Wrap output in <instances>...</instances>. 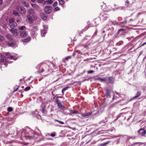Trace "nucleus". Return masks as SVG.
Wrapping results in <instances>:
<instances>
[{"instance_id":"1","label":"nucleus","mask_w":146,"mask_h":146,"mask_svg":"<svg viewBox=\"0 0 146 146\" xmlns=\"http://www.w3.org/2000/svg\"><path fill=\"white\" fill-rule=\"evenodd\" d=\"M28 15L27 17L29 23H32L33 21H35L37 19L35 13L32 9H30L28 11Z\"/></svg>"},{"instance_id":"2","label":"nucleus","mask_w":146,"mask_h":146,"mask_svg":"<svg viewBox=\"0 0 146 146\" xmlns=\"http://www.w3.org/2000/svg\"><path fill=\"white\" fill-rule=\"evenodd\" d=\"M49 66L46 63L40 64L38 65L37 68L38 70V71L40 72H42L45 69L48 68Z\"/></svg>"},{"instance_id":"3","label":"nucleus","mask_w":146,"mask_h":146,"mask_svg":"<svg viewBox=\"0 0 146 146\" xmlns=\"http://www.w3.org/2000/svg\"><path fill=\"white\" fill-rule=\"evenodd\" d=\"M138 133L142 136H145L146 134V129L145 130V128H141L137 131Z\"/></svg>"},{"instance_id":"4","label":"nucleus","mask_w":146,"mask_h":146,"mask_svg":"<svg viewBox=\"0 0 146 146\" xmlns=\"http://www.w3.org/2000/svg\"><path fill=\"white\" fill-rule=\"evenodd\" d=\"M16 9L18 11L22 14H24L26 12L25 9L23 7H21V6H17L16 7Z\"/></svg>"},{"instance_id":"5","label":"nucleus","mask_w":146,"mask_h":146,"mask_svg":"<svg viewBox=\"0 0 146 146\" xmlns=\"http://www.w3.org/2000/svg\"><path fill=\"white\" fill-rule=\"evenodd\" d=\"M44 11L46 13L49 14L52 12L51 7L49 6H46L44 9Z\"/></svg>"},{"instance_id":"6","label":"nucleus","mask_w":146,"mask_h":146,"mask_svg":"<svg viewBox=\"0 0 146 146\" xmlns=\"http://www.w3.org/2000/svg\"><path fill=\"white\" fill-rule=\"evenodd\" d=\"M106 32L108 33V35H111L113 34L114 32V29L112 27L110 28L106 31Z\"/></svg>"},{"instance_id":"7","label":"nucleus","mask_w":146,"mask_h":146,"mask_svg":"<svg viewBox=\"0 0 146 146\" xmlns=\"http://www.w3.org/2000/svg\"><path fill=\"white\" fill-rule=\"evenodd\" d=\"M10 31L13 34V35L16 36L19 34V33L17 31V30L16 29H11L10 30Z\"/></svg>"},{"instance_id":"8","label":"nucleus","mask_w":146,"mask_h":146,"mask_svg":"<svg viewBox=\"0 0 146 146\" xmlns=\"http://www.w3.org/2000/svg\"><path fill=\"white\" fill-rule=\"evenodd\" d=\"M21 36L22 37H25L27 35V33L25 31H20Z\"/></svg>"},{"instance_id":"9","label":"nucleus","mask_w":146,"mask_h":146,"mask_svg":"<svg viewBox=\"0 0 146 146\" xmlns=\"http://www.w3.org/2000/svg\"><path fill=\"white\" fill-rule=\"evenodd\" d=\"M7 62L8 63H10V62H9L8 60V58L7 59L6 57H3L1 58V59L0 62Z\"/></svg>"},{"instance_id":"10","label":"nucleus","mask_w":146,"mask_h":146,"mask_svg":"<svg viewBox=\"0 0 146 146\" xmlns=\"http://www.w3.org/2000/svg\"><path fill=\"white\" fill-rule=\"evenodd\" d=\"M16 42H13L11 43H9L8 44V45L9 46L12 47H15L16 46Z\"/></svg>"},{"instance_id":"11","label":"nucleus","mask_w":146,"mask_h":146,"mask_svg":"<svg viewBox=\"0 0 146 146\" xmlns=\"http://www.w3.org/2000/svg\"><path fill=\"white\" fill-rule=\"evenodd\" d=\"M106 96L108 98H110L111 96L110 95V91L108 89L106 90Z\"/></svg>"},{"instance_id":"12","label":"nucleus","mask_w":146,"mask_h":146,"mask_svg":"<svg viewBox=\"0 0 146 146\" xmlns=\"http://www.w3.org/2000/svg\"><path fill=\"white\" fill-rule=\"evenodd\" d=\"M22 3L23 5H24V6L26 7H28L29 6V3L26 2L25 1H23L22 2Z\"/></svg>"},{"instance_id":"13","label":"nucleus","mask_w":146,"mask_h":146,"mask_svg":"<svg viewBox=\"0 0 146 146\" xmlns=\"http://www.w3.org/2000/svg\"><path fill=\"white\" fill-rule=\"evenodd\" d=\"M46 29H44V30L41 31V36L42 37L44 36L45 34L46 33Z\"/></svg>"},{"instance_id":"14","label":"nucleus","mask_w":146,"mask_h":146,"mask_svg":"<svg viewBox=\"0 0 146 146\" xmlns=\"http://www.w3.org/2000/svg\"><path fill=\"white\" fill-rule=\"evenodd\" d=\"M101 16L100 17L102 19H103L104 20H105L107 18H108V17L107 16V15L106 14H104L102 15H101Z\"/></svg>"},{"instance_id":"15","label":"nucleus","mask_w":146,"mask_h":146,"mask_svg":"<svg viewBox=\"0 0 146 146\" xmlns=\"http://www.w3.org/2000/svg\"><path fill=\"white\" fill-rule=\"evenodd\" d=\"M9 25L11 28H13L17 26V24L15 22L13 23H9Z\"/></svg>"},{"instance_id":"16","label":"nucleus","mask_w":146,"mask_h":146,"mask_svg":"<svg viewBox=\"0 0 146 146\" xmlns=\"http://www.w3.org/2000/svg\"><path fill=\"white\" fill-rule=\"evenodd\" d=\"M57 104H58V106L60 109H64V108L63 107V106L61 103L58 102H57Z\"/></svg>"},{"instance_id":"17","label":"nucleus","mask_w":146,"mask_h":146,"mask_svg":"<svg viewBox=\"0 0 146 146\" xmlns=\"http://www.w3.org/2000/svg\"><path fill=\"white\" fill-rule=\"evenodd\" d=\"M46 106H44L42 107V109L41 110V112L42 113L44 114H46V111L45 110V108Z\"/></svg>"},{"instance_id":"18","label":"nucleus","mask_w":146,"mask_h":146,"mask_svg":"<svg viewBox=\"0 0 146 146\" xmlns=\"http://www.w3.org/2000/svg\"><path fill=\"white\" fill-rule=\"evenodd\" d=\"M141 93L140 91H138L136 95L135 96L133 97V99H134L135 98L139 97L141 95Z\"/></svg>"},{"instance_id":"19","label":"nucleus","mask_w":146,"mask_h":146,"mask_svg":"<svg viewBox=\"0 0 146 146\" xmlns=\"http://www.w3.org/2000/svg\"><path fill=\"white\" fill-rule=\"evenodd\" d=\"M13 15L16 16H19L20 15L19 13L15 10L13 11Z\"/></svg>"},{"instance_id":"20","label":"nucleus","mask_w":146,"mask_h":146,"mask_svg":"<svg viewBox=\"0 0 146 146\" xmlns=\"http://www.w3.org/2000/svg\"><path fill=\"white\" fill-rule=\"evenodd\" d=\"M108 81L109 83H112L114 82V79L113 77H110L108 78Z\"/></svg>"},{"instance_id":"21","label":"nucleus","mask_w":146,"mask_h":146,"mask_svg":"<svg viewBox=\"0 0 146 146\" xmlns=\"http://www.w3.org/2000/svg\"><path fill=\"white\" fill-rule=\"evenodd\" d=\"M109 142V141H107L104 143L100 144H98L97 146H105L108 144Z\"/></svg>"},{"instance_id":"22","label":"nucleus","mask_w":146,"mask_h":146,"mask_svg":"<svg viewBox=\"0 0 146 146\" xmlns=\"http://www.w3.org/2000/svg\"><path fill=\"white\" fill-rule=\"evenodd\" d=\"M30 38L29 37H28L26 39H23L22 41L24 42H27L30 40Z\"/></svg>"},{"instance_id":"23","label":"nucleus","mask_w":146,"mask_h":146,"mask_svg":"<svg viewBox=\"0 0 146 146\" xmlns=\"http://www.w3.org/2000/svg\"><path fill=\"white\" fill-rule=\"evenodd\" d=\"M32 6L33 7L35 8V9H36L37 10H38L39 8V6L36 4H33L32 5Z\"/></svg>"},{"instance_id":"24","label":"nucleus","mask_w":146,"mask_h":146,"mask_svg":"<svg viewBox=\"0 0 146 146\" xmlns=\"http://www.w3.org/2000/svg\"><path fill=\"white\" fill-rule=\"evenodd\" d=\"M6 36L7 38L9 40H11L12 39V37L9 34H7L6 35Z\"/></svg>"},{"instance_id":"25","label":"nucleus","mask_w":146,"mask_h":146,"mask_svg":"<svg viewBox=\"0 0 146 146\" xmlns=\"http://www.w3.org/2000/svg\"><path fill=\"white\" fill-rule=\"evenodd\" d=\"M141 144V143L140 142H135L133 143L131 145V146H134L135 145H137L138 146H139Z\"/></svg>"},{"instance_id":"26","label":"nucleus","mask_w":146,"mask_h":146,"mask_svg":"<svg viewBox=\"0 0 146 146\" xmlns=\"http://www.w3.org/2000/svg\"><path fill=\"white\" fill-rule=\"evenodd\" d=\"M38 27L36 26H33V28L31 29V31H36L38 30Z\"/></svg>"},{"instance_id":"27","label":"nucleus","mask_w":146,"mask_h":146,"mask_svg":"<svg viewBox=\"0 0 146 146\" xmlns=\"http://www.w3.org/2000/svg\"><path fill=\"white\" fill-rule=\"evenodd\" d=\"M41 17L42 19L45 20L47 19V17L45 15L43 14L41 15Z\"/></svg>"},{"instance_id":"28","label":"nucleus","mask_w":146,"mask_h":146,"mask_svg":"<svg viewBox=\"0 0 146 146\" xmlns=\"http://www.w3.org/2000/svg\"><path fill=\"white\" fill-rule=\"evenodd\" d=\"M25 137L29 139H33L34 137V135H33L32 136H25Z\"/></svg>"},{"instance_id":"29","label":"nucleus","mask_w":146,"mask_h":146,"mask_svg":"<svg viewBox=\"0 0 146 146\" xmlns=\"http://www.w3.org/2000/svg\"><path fill=\"white\" fill-rule=\"evenodd\" d=\"M31 35L33 36H36V31H31Z\"/></svg>"},{"instance_id":"30","label":"nucleus","mask_w":146,"mask_h":146,"mask_svg":"<svg viewBox=\"0 0 146 146\" xmlns=\"http://www.w3.org/2000/svg\"><path fill=\"white\" fill-rule=\"evenodd\" d=\"M53 1L52 0H48L46 1L45 3H47L48 4H50L52 3Z\"/></svg>"},{"instance_id":"31","label":"nucleus","mask_w":146,"mask_h":146,"mask_svg":"<svg viewBox=\"0 0 146 146\" xmlns=\"http://www.w3.org/2000/svg\"><path fill=\"white\" fill-rule=\"evenodd\" d=\"M5 40V38L1 35H0V41L2 42Z\"/></svg>"},{"instance_id":"32","label":"nucleus","mask_w":146,"mask_h":146,"mask_svg":"<svg viewBox=\"0 0 146 146\" xmlns=\"http://www.w3.org/2000/svg\"><path fill=\"white\" fill-rule=\"evenodd\" d=\"M123 43V41H119V42H117L116 43V45L117 46H120V45H121V44H122Z\"/></svg>"},{"instance_id":"33","label":"nucleus","mask_w":146,"mask_h":146,"mask_svg":"<svg viewBox=\"0 0 146 146\" xmlns=\"http://www.w3.org/2000/svg\"><path fill=\"white\" fill-rule=\"evenodd\" d=\"M9 23H15V22H14V19L13 18H12L10 19L9 20Z\"/></svg>"},{"instance_id":"34","label":"nucleus","mask_w":146,"mask_h":146,"mask_svg":"<svg viewBox=\"0 0 146 146\" xmlns=\"http://www.w3.org/2000/svg\"><path fill=\"white\" fill-rule=\"evenodd\" d=\"M92 112H90L88 113H86L84 115V116H88L90 115H91Z\"/></svg>"},{"instance_id":"35","label":"nucleus","mask_w":146,"mask_h":146,"mask_svg":"<svg viewBox=\"0 0 146 146\" xmlns=\"http://www.w3.org/2000/svg\"><path fill=\"white\" fill-rule=\"evenodd\" d=\"M55 121H57V122H59V123H60V124H64V123L63 122V121H59L58 120H57V119H55Z\"/></svg>"},{"instance_id":"36","label":"nucleus","mask_w":146,"mask_h":146,"mask_svg":"<svg viewBox=\"0 0 146 146\" xmlns=\"http://www.w3.org/2000/svg\"><path fill=\"white\" fill-rule=\"evenodd\" d=\"M25 26H21L19 27V30H23L25 29Z\"/></svg>"},{"instance_id":"37","label":"nucleus","mask_w":146,"mask_h":146,"mask_svg":"<svg viewBox=\"0 0 146 146\" xmlns=\"http://www.w3.org/2000/svg\"><path fill=\"white\" fill-rule=\"evenodd\" d=\"M31 89V87L30 86H27L25 88V91H27L30 90Z\"/></svg>"},{"instance_id":"38","label":"nucleus","mask_w":146,"mask_h":146,"mask_svg":"<svg viewBox=\"0 0 146 146\" xmlns=\"http://www.w3.org/2000/svg\"><path fill=\"white\" fill-rule=\"evenodd\" d=\"M72 113L73 114L78 113L79 111H76L74 110L72 111Z\"/></svg>"},{"instance_id":"39","label":"nucleus","mask_w":146,"mask_h":146,"mask_svg":"<svg viewBox=\"0 0 146 146\" xmlns=\"http://www.w3.org/2000/svg\"><path fill=\"white\" fill-rule=\"evenodd\" d=\"M7 110L11 112L12 111L13 109L11 107H9L8 108Z\"/></svg>"},{"instance_id":"40","label":"nucleus","mask_w":146,"mask_h":146,"mask_svg":"<svg viewBox=\"0 0 146 146\" xmlns=\"http://www.w3.org/2000/svg\"><path fill=\"white\" fill-rule=\"evenodd\" d=\"M59 2L60 4L61 5H63L64 3V1L63 0H61Z\"/></svg>"},{"instance_id":"41","label":"nucleus","mask_w":146,"mask_h":146,"mask_svg":"<svg viewBox=\"0 0 146 146\" xmlns=\"http://www.w3.org/2000/svg\"><path fill=\"white\" fill-rule=\"evenodd\" d=\"M59 10V7H55L54 9V11H57Z\"/></svg>"},{"instance_id":"42","label":"nucleus","mask_w":146,"mask_h":146,"mask_svg":"<svg viewBox=\"0 0 146 146\" xmlns=\"http://www.w3.org/2000/svg\"><path fill=\"white\" fill-rule=\"evenodd\" d=\"M37 2L39 3H42L43 2L44 0H37Z\"/></svg>"},{"instance_id":"43","label":"nucleus","mask_w":146,"mask_h":146,"mask_svg":"<svg viewBox=\"0 0 146 146\" xmlns=\"http://www.w3.org/2000/svg\"><path fill=\"white\" fill-rule=\"evenodd\" d=\"M98 79L100 80V81H101L102 82L105 81H106V80L104 79L98 78Z\"/></svg>"},{"instance_id":"44","label":"nucleus","mask_w":146,"mask_h":146,"mask_svg":"<svg viewBox=\"0 0 146 146\" xmlns=\"http://www.w3.org/2000/svg\"><path fill=\"white\" fill-rule=\"evenodd\" d=\"M94 72V71L93 70H90L88 72L89 74L92 73Z\"/></svg>"},{"instance_id":"45","label":"nucleus","mask_w":146,"mask_h":146,"mask_svg":"<svg viewBox=\"0 0 146 146\" xmlns=\"http://www.w3.org/2000/svg\"><path fill=\"white\" fill-rule=\"evenodd\" d=\"M8 59V58L11 59H14V57L13 56H10V57H8L7 58Z\"/></svg>"},{"instance_id":"46","label":"nucleus","mask_w":146,"mask_h":146,"mask_svg":"<svg viewBox=\"0 0 146 146\" xmlns=\"http://www.w3.org/2000/svg\"><path fill=\"white\" fill-rule=\"evenodd\" d=\"M71 58V56H68L66 58V59L67 60H68L69 59Z\"/></svg>"},{"instance_id":"47","label":"nucleus","mask_w":146,"mask_h":146,"mask_svg":"<svg viewBox=\"0 0 146 146\" xmlns=\"http://www.w3.org/2000/svg\"><path fill=\"white\" fill-rule=\"evenodd\" d=\"M57 4V2H54L53 4V6L54 7L56 6Z\"/></svg>"},{"instance_id":"48","label":"nucleus","mask_w":146,"mask_h":146,"mask_svg":"<svg viewBox=\"0 0 146 146\" xmlns=\"http://www.w3.org/2000/svg\"><path fill=\"white\" fill-rule=\"evenodd\" d=\"M124 8V7H118V9H119V10H123V9Z\"/></svg>"},{"instance_id":"49","label":"nucleus","mask_w":146,"mask_h":146,"mask_svg":"<svg viewBox=\"0 0 146 146\" xmlns=\"http://www.w3.org/2000/svg\"><path fill=\"white\" fill-rule=\"evenodd\" d=\"M21 20V18L20 17H19L18 18V19H17V22H19L20 21V20Z\"/></svg>"},{"instance_id":"50","label":"nucleus","mask_w":146,"mask_h":146,"mask_svg":"<svg viewBox=\"0 0 146 146\" xmlns=\"http://www.w3.org/2000/svg\"><path fill=\"white\" fill-rule=\"evenodd\" d=\"M50 135L52 137H54L55 136V134L54 133H52L50 134Z\"/></svg>"},{"instance_id":"51","label":"nucleus","mask_w":146,"mask_h":146,"mask_svg":"<svg viewBox=\"0 0 146 146\" xmlns=\"http://www.w3.org/2000/svg\"><path fill=\"white\" fill-rule=\"evenodd\" d=\"M68 88H69V87H66L64 88L63 89V90L65 91L66 90H67Z\"/></svg>"},{"instance_id":"52","label":"nucleus","mask_w":146,"mask_h":146,"mask_svg":"<svg viewBox=\"0 0 146 146\" xmlns=\"http://www.w3.org/2000/svg\"><path fill=\"white\" fill-rule=\"evenodd\" d=\"M127 1L126 2L125 5L128 6L129 4V2L127 1Z\"/></svg>"},{"instance_id":"53","label":"nucleus","mask_w":146,"mask_h":146,"mask_svg":"<svg viewBox=\"0 0 146 146\" xmlns=\"http://www.w3.org/2000/svg\"><path fill=\"white\" fill-rule=\"evenodd\" d=\"M119 31H124V30L123 29H119Z\"/></svg>"},{"instance_id":"54","label":"nucleus","mask_w":146,"mask_h":146,"mask_svg":"<svg viewBox=\"0 0 146 146\" xmlns=\"http://www.w3.org/2000/svg\"><path fill=\"white\" fill-rule=\"evenodd\" d=\"M2 3V0H0V5H1Z\"/></svg>"},{"instance_id":"55","label":"nucleus","mask_w":146,"mask_h":146,"mask_svg":"<svg viewBox=\"0 0 146 146\" xmlns=\"http://www.w3.org/2000/svg\"><path fill=\"white\" fill-rule=\"evenodd\" d=\"M145 44V42H144V43H143L142 44V45H141V46H143L144 45H145V44Z\"/></svg>"},{"instance_id":"56","label":"nucleus","mask_w":146,"mask_h":146,"mask_svg":"<svg viewBox=\"0 0 146 146\" xmlns=\"http://www.w3.org/2000/svg\"><path fill=\"white\" fill-rule=\"evenodd\" d=\"M48 27L47 26H44V29H47Z\"/></svg>"},{"instance_id":"57","label":"nucleus","mask_w":146,"mask_h":146,"mask_svg":"<svg viewBox=\"0 0 146 146\" xmlns=\"http://www.w3.org/2000/svg\"><path fill=\"white\" fill-rule=\"evenodd\" d=\"M120 31H119V30H118V31H117V34H119V33Z\"/></svg>"},{"instance_id":"58","label":"nucleus","mask_w":146,"mask_h":146,"mask_svg":"<svg viewBox=\"0 0 146 146\" xmlns=\"http://www.w3.org/2000/svg\"><path fill=\"white\" fill-rule=\"evenodd\" d=\"M114 38H116L117 37V36L116 35H114Z\"/></svg>"},{"instance_id":"59","label":"nucleus","mask_w":146,"mask_h":146,"mask_svg":"<svg viewBox=\"0 0 146 146\" xmlns=\"http://www.w3.org/2000/svg\"><path fill=\"white\" fill-rule=\"evenodd\" d=\"M97 32V30H96V32H95L94 34H96Z\"/></svg>"},{"instance_id":"60","label":"nucleus","mask_w":146,"mask_h":146,"mask_svg":"<svg viewBox=\"0 0 146 146\" xmlns=\"http://www.w3.org/2000/svg\"><path fill=\"white\" fill-rule=\"evenodd\" d=\"M64 91H63V89H62V93H63Z\"/></svg>"},{"instance_id":"61","label":"nucleus","mask_w":146,"mask_h":146,"mask_svg":"<svg viewBox=\"0 0 146 146\" xmlns=\"http://www.w3.org/2000/svg\"><path fill=\"white\" fill-rule=\"evenodd\" d=\"M9 53H7L6 54V55L7 56L8 55H9Z\"/></svg>"},{"instance_id":"62","label":"nucleus","mask_w":146,"mask_h":146,"mask_svg":"<svg viewBox=\"0 0 146 146\" xmlns=\"http://www.w3.org/2000/svg\"><path fill=\"white\" fill-rule=\"evenodd\" d=\"M142 53H143V52L142 51L141 52H140V54H142Z\"/></svg>"},{"instance_id":"63","label":"nucleus","mask_w":146,"mask_h":146,"mask_svg":"<svg viewBox=\"0 0 146 146\" xmlns=\"http://www.w3.org/2000/svg\"><path fill=\"white\" fill-rule=\"evenodd\" d=\"M35 1V0H31V1H32L33 2H34Z\"/></svg>"},{"instance_id":"64","label":"nucleus","mask_w":146,"mask_h":146,"mask_svg":"<svg viewBox=\"0 0 146 146\" xmlns=\"http://www.w3.org/2000/svg\"><path fill=\"white\" fill-rule=\"evenodd\" d=\"M5 67H6V66H6V63H5Z\"/></svg>"}]
</instances>
